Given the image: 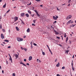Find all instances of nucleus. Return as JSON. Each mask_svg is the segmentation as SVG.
<instances>
[{
  "label": "nucleus",
  "instance_id": "69168bd1",
  "mask_svg": "<svg viewBox=\"0 0 76 76\" xmlns=\"http://www.w3.org/2000/svg\"><path fill=\"white\" fill-rule=\"evenodd\" d=\"M0 69H1V66L0 65Z\"/></svg>",
  "mask_w": 76,
  "mask_h": 76
},
{
  "label": "nucleus",
  "instance_id": "aec40b11",
  "mask_svg": "<svg viewBox=\"0 0 76 76\" xmlns=\"http://www.w3.org/2000/svg\"><path fill=\"white\" fill-rule=\"evenodd\" d=\"M42 54H43V56H45V52H43L42 50Z\"/></svg>",
  "mask_w": 76,
  "mask_h": 76
},
{
  "label": "nucleus",
  "instance_id": "f257e3e1",
  "mask_svg": "<svg viewBox=\"0 0 76 76\" xmlns=\"http://www.w3.org/2000/svg\"><path fill=\"white\" fill-rule=\"evenodd\" d=\"M17 40L18 42H20V41H22L23 39V38H21L20 37H18L17 38Z\"/></svg>",
  "mask_w": 76,
  "mask_h": 76
},
{
  "label": "nucleus",
  "instance_id": "1a4fd4ad",
  "mask_svg": "<svg viewBox=\"0 0 76 76\" xmlns=\"http://www.w3.org/2000/svg\"><path fill=\"white\" fill-rule=\"evenodd\" d=\"M32 56H30L29 57V59H28V60L29 61H31V60H32Z\"/></svg>",
  "mask_w": 76,
  "mask_h": 76
},
{
  "label": "nucleus",
  "instance_id": "7ed1b4c3",
  "mask_svg": "<svg viewBox=\"0 0 76 76\" xmlns=\"http://www.w3.org/2000/svg\"><path fill=\"white\" fill-rule=\"evenodd\" d=\"M56 17H55V16H53V19H54V20H57V18H58V16L56 15Z\"/></svg>",
  "mask_w": 76,
  "mask_h": 76
},
{
  "label": "nucleus",
  "instance_id": "58836bf2",
  "mask_svg": "<svg viewBox=\"0 0 76 76\" xmlns=\"http://www.w3.org/2000/svg\"><path fill=\"white\" fill-rule=\"evenodd\" d=\"M32 25L33 26H35V24H34V23H32Z\"/></svg>",
  "mask_w": 76,
  "mask_h": 76
},
{
  "label": "nucleus",
  "instance_id": "b1692460",
  "mask_svg": "<svg viewBox=\"0 0 76 76\" xmlns=\"http://www.w3.org/2000/svg\"><path fill=\"white\" fill-rule=\"evenodd\" d=\"M49 51L50 52V53L51 54H52V55H53V53H52L51 51V50H50V49H49Z\"/></svg>",
  "mask_w": 76,
  "mask_h": 76
},
{
  "label": "nucleus",
  "instance_id": "ea45409f",
  "mask_svg": "<svg viewBox=\"0 0 76 76\" xmlns=\"http://www.w3.org/2000/svg\"><path fill=\"white\" fill-rule=\"evenodd\" d=\"M57 61V59H56L55 60V62H56Z\"/></svg>",
  "mask_w": 76,
  "mask_h": 76
},
{
  "label": "nucleus",
  "instance_id": "6ab92c4d",
  "mask_svg": "<svg viewBox=\"0 0 76 76\" xmlns=\"http://www.w3.org/2000/svg\"><path fill=\"white\" fill-rule=\"evenodd\" d=\"M4 41H5V42H9V41L8 40H4Z\"/></svg>",
  "mask_w": 76,
  "mask_h": 76
},
{
  "label": "nucleus",
  "instance_id": "6e6552de",
  "mask_svg": "<svg viewBox=\"0 0 76 76\" xmlns=\"http://www.w3.org/2000/svg\"><path fill=\"white\" fill-rule=\"evenodd\" d=\"M1 37L2 39H4V35H3V34H1Z\"/></svg>",
  "mask_w": 76,
  "mask_h": 76
},
{
  "label": "nucleus",
  "instance_id": "dca6fc26",
  "mask_svg": "<svg viewBox=\"0 0 76 76\" xmlns=\"http://www.w3.org/2000/svg\"><path fill=\"white\" fill-rule=\"evenodd\" d=\"M26 31L27 32H29L30 31V30L29 29V28H28V29Z\"/></svg>",
  "mask_w": 76,
  "mask_h": 76
},
{
  "label": "nucleus",
  "instance_id": "4468645a",
  "mask_svg": "<svg viewBox=\"0 0 76 76\" xmlns=\"http://www.w3.org/2000/svg\"><path fill=\"white\" fill-rule=\"evenodd\" d=\"M56 67H59L60 66V63L58 62L57 64L56 65Z\"/></svg>",
  "mask_w": 76,
  "mask_h": 76
},
{
  "label": "nucleus",
  "instance_id": "5fc2aeb1",
  "mask_svg": "<svg viewBox=\"0 0 76 76\" xmlns=\"http://www.w3.org/2000/svg\"><path fill=\"white\" fill-rule=\"evenodd\" d=\"M56 76H60V75H59V74H57V75H56Z\"/></svg>",
  "mask_w": 76,
  "mask_h": 76
},
{
  "label": "nucleus",
  "instance_id": "a19ab883",
  "mask_svg": "<svg viewBox=\"0 0 76 76\" xmlns=\"http://www.w3.org/2000/svg\"><path fill=\"white\" fill-rule=\"evenodd\" d=\"M8 32L9 34H10V29L9 30Z\"/></svg>",
  "mask_w": 76,
  "mask_h": 76
},
{
  "label": "nucleus",
  "instance_id": "c9c22d12",
  "mask_svg": "<svg viewBox=\"0 0 76 76\" xmlns=\"http://www.w3.org/2000/svg\"><path fill=\"white\" fill-rule=\"evenodd\" d=\"M34 45H35V46H36V45H37L35 43H34Z\"/></svg>",
  "mask_w": 76,
  "mask_h": 76
},
{
  "label": "nucleus",
  "instance_id": "f3484780",
  "mask_svg": "<svg viewBox=\"0 0 76 76\" xmlns=\"http://www.w3.org/2000/svg\"><path fill=\"white\" fill-rule=\"evenodd\" d=\"M16 29L17 30V31H19V28L18 27H16Z\"/></svg>",
  "mask_w": 76,
  "mask_h": 76
},
{
  "label": "nucleus",
  "instance_id": "e2e57ef3",
  "mask_svg": "<svg viewBox=\"0 0 76 76\" xmlns=\"http://www.w3.org/2000/svg\"><path fill=\"white\" fill-rule=\"evenodd\" d=\"M40 6H41V7H43V5H40Z\"/></svg>",
  "mask_w": 76,
  "mask_h": 76
},
{
  "label": "nucleus",
  "instance_id": "864d4df0",
  "mask_svg": "<svg viewBox=\"0 0 76 76\" xmlns=\"http://www.w3.org/2000/svg\"><path fill=\"white\" fill-rule=\"evenodd\" d=\"M73 63H72V67H73Z\"/></svg>",
  "mask_w": 76,
  "mask_h": 76
},
{
  "label": "nucleus",
  "instance_id": "f03ea898",
  "mask_svg": "<svg viewBox=\"0 0 76 76\" xmlns=\"http://www.w3.org/2000/svg\"><path fill=\"white\" fill-rule=\"evenodd\" d=\"M72 16L71 15H69L66 18V19H71L72 18Z\"/></svg>",
  "mask_w": 76,
  "mask_h": 76
},
{
  "label": "nucleus",
  "instance_id": "e433bc0d",
  "mask_svg": "<svg viewBox=\"0 0 76 76\" xmlns=\"http://www.w3.org/2000/svg\"><path fill=\"white\" fill-rule=\"evenodd\" d=\"M21 50H24V48H23L22 47H21Z\"/></svg>",
  "mask_w": 76,
  "mask_h": 76
},
{
  "label": "nucleus",
  "instance_id": "052dcab7",
  "mask_svg": "<svg viewBox=\"0 0 76 76\" xmlns=\"http://www.w3.org/2000/svg\"><path fill=\"white\" fill-rule=\"evenodd\" d=\"M3 44H5H5H6V43H5V42H3Z\"/></svg>",
  "mask_w": 76,
  "mask_h": 76
},
{
  "label": "nucleus",
  "instance_id": "c85d7f7f",
  "mask_svg": "<svg viewBox=\"0 0 76 76\" xmlns=\"http://www.w3.org/2000/svg\"><path fill=\"white\" fill-rule=\"evenodd\" d=\"M36 21V20H33V22H34V23H35V21Z\"/></svg>",
  "mask_w": 76,
  "mask_h": 76
},
{
  "label": "nucleus",
  "instance_id": "603ef678",
  "mask_svg": "<svg viewBox=\"0 0 76 76\" xmlns=\"http://www.w3.org/2000/svg\"><path fill=\"white\" fill-rule=\"evenodd\" d=\"M57 23V21H55L53 23Z\"/></svg>",
  "mask_w": 76,
  "mask_h": 76
},
{
  "label": "nucleus",
  "instance_id": "5701e85b",
  "mask_svg": "<svg viewBox=\"0 0 76 76\" xmlns=\"http://www.w3.org/2000/svg\"><path fill=\"white\" fill-rule=\"evenodd\" d=\"M68 39H69V38L68 37H67L66 40V42H67V41H68Z\"/></svg>",
  "mask_w": 76,
  "mask_h": 76
},
{
  "label": "nucleus",
  "instance_id": "a18cd8bd",
  "mask_svg": "<svg viewBox=\"0 0 76 76\" xmlns=\"http://www.w3.org/2000/svg\"><path fill=\"white\" fill-rule=\"evenodd\" d=\"M47 47L48 48V49H50V48H49V46H48V45H47Z\"/></svg>",
  "mask_w": 76,
  "mask_h": 76
},
{
  "label": "nucleus",
  "instance_id": "4d7b16f0",
  "mask_svg": "<svg viewBox=\"0 0 76 76\" xmlns=\"http://www.w3.org/2000/svg\"><path fill=\"white\" fill-rule=\"evenodd\" d=\"M33 48V46H32V45H31V48Z\"/></svg>",
  "mask_w": 76,
  "mask_h": 76
},
{
  "label": "nucleus",
  "instance_id": "f8f14e48",
  "mask_svg": "<svg viewBox=\"0 0 76 76\" xmlns=\"http://www.w3.org/2000/svg\"><path fill=\"white\" fill-rule=\"evenodd\" d=\"M72 21L71 20H69V21H68L67 23V24L68 25V24H69V23H71V22Z\"/></svg>",
  "mask_w": 76,
  "mask_h": 76
},
{
  "label": "nucleus",
  "instance_id": "ddd939ff",
  "mask_svg": "<svg viewBox=\"0 0 76 76\" xmlns=\"http://www.w3.org/2000/svg\"><path fill=\"white\" fill-rule=\"evenodd\" d=\"M21 16L22 17H23L25 16V13H22L21 14Z\"/></svg>",
  "mask_w": 76,
  "mask_h": 76
},
{
  "label": "nucleus",
  "instance_id": "393cba45",
  "mask_svg": "<svg viewBox=\"0 0 76 76\" xmlns=\"http://www.w3.org/2000/svg\"><path fill=\"white\" fill-rule=\"evenodd\" d=\"M76 24H72V27H74V26H76Z\"/></svg>",
  "mask_w": 76,
  "mask_h": 76
},
{
  "label": "nucleus",
  "instance_id": "72a5a7b5",
  "mask_svg": "<svg viewBox=\"0 0 76 76\" xmlns=\"http://www.w3.org/2000/svg\"><path fill=\"white\" fill-rule=\"evenodd\" d=\"M6 63L7 64H9L8 61H7V60L6 61Z\"/></svg>",
  "mask_w": 76,
  "mask_h": 76
},
{
  "label": "nucleus",
  "instance_id": "2eb2a0df",
  "mask_svg": "<svg viewBox=\"0 0 76 76\" xmlns=\"http://www.w3.org/2000/svg\"><path fill=\"white\" fill-rule=\"evenodd\" d=\"M37 61L38 62H39V63H41V60H39V59H37Z\"/></svg>",
  "mask_w": 76,
  "mask_h": 76
},
{
  "label": "nucleus",
  "instance_id": "0eeeda50",
  "mask_svg": "<svg viewBox=\"0 0 76 76\" xmlns=\"http://www.w3.org/2000/svg\"><path fill=\"white\" fill-rule=\"evenodd\" d=\"M18 55L17 54H15V55L16 59V58H18V57L19 55V53H18Z\"/></svg>",
  "mask_w": 76,
  "mask_h": 76
},
{
  "label": "nucleus",
  "instance_id": "f704fd0d",
  "mask_svg": "<svg viewBox=\"0 0 76 76\" xmlns=\"http://www.w3.org/2000/svg\"><path fill=\"white\" fill-rule=\"evenodd\" d=\"M21 23H23L24 24V25H25V23H24L23 22V21H21Z\"/></svg>",
  "mask_w": 76,
  "mask_h": 76
},
{
  "label": "nucleus",
  "instance_id": "3c124183",
  "mask_svg": "<svg viewBox=\"0 0 76 76\" xmlns=\"http://www.w3.org/2000/svg\"><path fill=\"white\" fill-rule=\"evenodd\" d=\"M56 38L58 39H60V37H57V36L56 37Z\"/></svg>",
  "mask_w": 76,
  "mask_h": 76
},
{
  "label": "nucleus",
  "instance_id": "6e6d98bb",
  "mask_svg": "<svg viewBox=\"0 0 76 76\" xmlns=\"http://www.w3.org/2000/svg\"><path fill=\"white\" fill-rule=\"evenodd\" d=\"M2 73H3V74H4V71H3V70L2 71Z\"/></svg>",
  "mask_w": 76,
  "mask_h": 76
},
{
  "label": "nucleus",
  "instance_id": "cd10ccee",
  "mask_svg": "<svg viewBox=\"0 0 76 76\" xmlns=\"http://www.w3.org/2000/svg\"><path fill=\"white\" fill-rule=\"evenodd\" d=\"M0 29H2V25L1 24L0 25Z\"/></svg>",
  "mask_w": 76,
  "mask_h": 76
},
{
  "label": "nucleus",
  "instance_id": "a878e982",
  "mask_svg": "<svg viewBox=\"0 0 76 76\" xmlns=\"http://www.w3.org/2000/svg\"><path fill=\"white\" fill-rule=\"evenodd\" d=\"M72 70H73V71H75V68H74L73 66H72Z\"/></svg>",
  "mask_w": 76,
  "mask_h": 76
},
{
  "label": "nucleus",
  "instance_id": "4be33fe9",
  "mask_svg": "<svg viewBox=\"0 0 76 76\" xmlns=\"http://www.w3.org/2000/svg\"><path fill=\"white\" fill-rule=\"evenodd\" d=\"M6 3L3 6V7L4 8H5L6 7Z\"/></svg>",
  "mask_w": 76,
  "mask_h": 76
},
{
  "label": "nucleus",
  "instance_id": "37998d69",
  "mask_svg": "<svg viewBox=\"0 0 76 76\" xmlns=\"http://www.w3.org/2000/svg\"><path fill=\"white\" fill-rule=\"evenodd\" d=\"M31 16H32V17H33L34 16V14L33 15H31Z\"/></svg>",
  "mask_w": 76,
  "mask_h": 76
},
{
  "label": "nucleus",
  "instance_id": "7c9ffc66",
  "mask_svg": "<svg viewBox=\"0 0 76 76\" xmlns=\"http://www.w3.org/2000/svg\"><path fill=\"white\" fill-rule=\"evenodd\" d=\"M56 8L57 9V10H58V11H60V9H58V8L56 7Z\"/></svg>",
  "mask_w": 76,
  "mask_h": 76
},
{
  "label": "nucleus",
  "instance_id": "a211bd4d",
  "mask_svg": "<svg viewBox=\"0 0 76 76\" xmlns=\"http://www.w3.org/2000/svg\"><path fill=\"white\" fill-rule=\"evenodd\" d=\"M25 15L27 18H28V17H29V15L28 14H26Z\"/></svg>",
  "mask_w": 76,
  "mask_h": 76
},
{
  "label": "nucleus",
  "instance_id": "09e8293b",
  "mask_svg": "<svg viewBox=\"0 0 76 76\" xmlns=\"http://www.w3.org/2000/svg\"><path fill=\"white\" fill-rule=\"evenodd\" d=\"M7 48H11V47L10 46H9Z\"/></svg>",
  "mask_w": 76,
  "mask_h": 76
},
{
  "label": "nucleus",
  "instance_id": "774afa93",
  "mask_svg": "<svg viewBox=\"0 0 76 76\" xmlns=\"http://www.w3.org/2000/svg\"><path fill=\"white\" fill-rule=\"evenodd\" d=\"M70 6V4H69L68 5V6Z\"/></svg>",
  "mask_w": 76,
  "mask_h": 76
},
{
  "label": "nucleus",
  "instance_id": "9b49d317",
  "mask_svg": "<svg viewBox=\"0 0 76 76\" xmlns=\"http://www.w3.org/2000/svg\"><path fill=\"white\" fill-rule=\"evenodd\" d=\"M20 64H23V66H26V65H25V64L23 63V62H20Z\"/></svg>",
  "mask_w": 76,
  "mask_h": 76
},
{
  "label": "nucleus",
  "instance_id": "8fccbe9b",
  "mask_svg": "<svg viewBox=\"0 0 76 76\" xmlns=\"http://www.w3.org/2000/svg\"><path fill=\"white\" fill-rule=\"evenodd\" d=\"M31 2L30 4H27L28 6H29V5H31Z\"/></svg>",
  "mask_w": 76,
  "mask_h": 76
},
{
  "label": "nucleus",
  "instance_id": "c03bdc74",
  "mask_svg": "<svg viewBox=\"0 0 76 76\" xmlns=\"http://www.w3.org/2000/svg\"><path fill=\"white\" fill-rule=\"evenodd\" d=\"M24 51H27V49H24Z\"/></svg>",
  "mask_w": 76,
  "mask_h": 76
},
{
  "label": "nucleus",
  "instance_id": "13d9d810",
  "mask_svg": "<svg viewBox=\"0 0 76 76\" xmlns=\"http://www.w3.org/2000/svg\"><path fill=\"white\" fill-rule=\"evenodd\" d=\"M26 64L27 65H28V66H29V63H27Z\"/></svg>",
  "mask_w": 76,
  "mask_h": 76
},
{
  "label": "nucleus",
  "instance_id": "4c0bfd02",
  "mask_svg": "<svg viewBox=\"0 0 76 76\" xmlns=\"http://www.w3.org/2000/svg\"><path fill=\"white\" fill-rule=\"evenodd\" d=\"M12 76H15V74L14 73L12 74Z\"/></svg>",
  "mask_w": 76,
  "mask_h": 76
},
{
  "label": "nucleus",
  "instance_id": "9d476101",
  "mask_svg": "<svg viewBox=\"0 0 76 76\" xmlns=\"http://www.w3.org/2000/svg\"><path fill=\"white\" fill-rule=\"evenodd\" d=\"M54 31L56 33V35H58V34H59V33H58L57 31H56L54 30Z\"/></svg>",
  "mask_w": 76,
  "mask_h": 76
},
{
  "label": "nucleus",
  "instance_id": "79ce46f5",
  "mask_svg": "<svg viewBox=\"0 0 76 76\" xmlns=\"http://www.w3.org/2000/svg\"><path fill=\"white\" fill-rule=\"evenodd\" d=\"M36 1H40L41 0H36Z\"/></svg>",
  "mask_w": 76,
  "mask_h": 76
},
{
  "label": "nucleus",
  "instance_id": "c756f323",
  "mask_svg": "<svg viewBox=\"0 0 76 76\" xmlns=\"http://www.w3.org/2000/svg\"><path fill=\"white\" fill-rule=\"evenodd\" d=\"M2 30L3 32H5V30H4V29H2Z\"/></svg>",
  "mask_w": 76,
  "mask_h": 76
},
{
  "label": "nucleus",
  "instance_id": "473e14b6",
  "mask_svg": "<svg viewBox=\"0 0 76 76\" xmlns=\"http://www.w3.org/2000/svg\"><path fill=\"white\" fill-rule=\"evenodd\" d=\"M65 69V67H64V66H63L62 67V69Z\"/></svg>",
  "mask_w": 76,
  "mask_h": 76
},
{
  "label": "nucleus",
  "instance_id": "39448f33",
  "mask_svg": "<svg viewBox=\"0 0 76 76\" xmlns=\"http://www.w3.org/2000/svg\"><path fill=\"white\" fill-rule=\"evenodd\" d=\"M34 11L35 12V13H36L37 16H39V14H38V12H37V11L36 10H34Z\"/></svg>",
  "mask_w": 76,
  "mask_h": 76
},
{
  "label": "nucleus",
  "instance_id": "338daca9",
  "mask_svg": "<svg viewBox=\"0 0 76 76\" xmlns=\"http://www.w3.org/2000/svg\"><path fill=\"white\" fill-rule=\"evenodd\" d=\"M26 38V36H25L24 37H23V38Z\"/></svg>",
  "mask_w": 76,
  "mask_h": 76
},
{
  "label": "nucleus",
  "instance_id": "412c9836",
  "mask_svg": "<svg viewBox=\"0 0 76 76\" xmlns=\"http://www.w3.org/2000/svg\"><path fill=\"white\" fill-rule=\"evenodd\" d=\"M28 13H29V14H31V12L30 10H28Z\"/></svg>",
  "mask_w": 76,
  "mask_h": 76
},
{
  "label": "nucleus",
  "instance_id": "2f4dec72",
  "mask_svg": "<svg viewBox=\"0 0 76 76\" xmlns=\"http://www.w3.org/2000/svg\"><path fill=\"white\" fill-rule=\"evenodd\" d=\"M10 10H9L6 13H7L9 12V11H10Z\"/></svg>",
  "mask_w": 76,
  "mask_h": 76
},
{
  "label": "nucleus",
  "instance_id": "bf43d9fd",
  "mask_svg": "<svg viewBox=\"0 0 76 76\" xmlns=\"http://www.w3.org/2000/svg\"><path fill=\"white\" fill-rule=\"evenodd\" d=\"M73 21H72V22H71V23H73Z\"/></svg>",
  "mask_w": 76,
  "mask_h": 76
},
{
  "label": "nucleus",
  "instance_id": "20e7f679",
  "mask_svg": "<svg viewBox=\"0 0 76 76\" xmlns=\"http://www.w3.org/2000/svg\"><path fill=\"white\" fill-rule=\"evenodd\" d=\"M13 19H14V21L15 22H16L17 20H18V17H14Z\"/></svg>",
  "mask_w": 76,
  "mask_h": 76
},
{
  "label": "nucleus",
  "instance_id": "680f3d73",
  "mask_svg": "<svg viewBox=\"0 0 76 76\" xmlns=\"http://www.w3.org/2000/svg\"><path fill=\"white\" fill-rule=\"evenodd\" d=\"M65 4H62V6H63V5H65Z\"/></svg>",
  "mask_w": 76,
  "mask_h": 76
},
{
  "label": "nucleus",
  "instance_id": "bb28decb",
  "mask_svg": "<svg viewBox=\"0 0 76 76\" xmlns=\"http://www.w3.org/2000/svg\"><path fill=\"white\" fill-rule=\"evenodd\" d=\"M69 50H66L65 53H66L67 54H68V52H69Z\"/></svg>",
  "mask_w": 76,
  "mask_h": 76
},
{
  "label": "nucleus",
  "instance_id": "de8ad7c7",
  "mask_svg": "<svg viewBox=\"0 0 76 76\" xmlns=\"http://www.w3.org/2000/svg\"><path fill=\"white\" fill-rule=\"evenodd\" d=\"M24 61H26V59H24Z\"/></svg>",
  "mask_w": 76,
  "mask_h": 76
},
{
  "label": "nucleus",
  "instance_id": "423d86ee",
  "mask_svg": "<svg viewBox=\"0 0 76 76\" xmlns=\"http://www.w3.org/2000/svg\"><path fill=\"white\" fill-rule=\"evenodd\" d=\"M9 55L10 57V58H9V60H10V61H11V63H13V61H12V57H11L10 55V54H9Z\"/></svg>",
  "mask_w": 76,
  "mask_h": 76
},
{
  "label": "nucleus",
  "instance_id": "49530a36",
  "mask_svg": "<svg viewBox=\"0 0 76 76\" xmlns=\"http://www.w3.org/2000/svg\"><path fill=\"white\" fill-rule=\"evenodd\" d=\"M71 1V0H69V1H68V3H69Z\"/></svg>",
  "mask_w": 76,
  "mask_h": 76
},
{
  "label": "nucleus",
  "instance_id": "0e129e2a",
  "mask_svg": "<svg viewBox=\"0 0 76 76\" xmlns=\"http://www.w3.org/2000/svg\"><path fill=\"white\" fill-rule=\"evenodd\" d=\"M66 35H65L64 36V37H65V38H66Z\"/></svg>",
  "mask_w": 76,
  "mask_h": 76
}]
</instances>
